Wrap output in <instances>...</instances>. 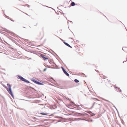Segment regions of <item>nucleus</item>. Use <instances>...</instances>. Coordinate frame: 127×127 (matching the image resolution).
Returning a JSON list of instances; mask_svg holds the SVG:
<instances>
[{"label":"nucleus","mask_w":127,"mask_h":127,"mask_svg":"<svg viewBox=\"0 0 127 127\" xmlns=\"http://www.w3.org/2000/svg\"><path fill=\"white\" fill-rule=\"evenodd\" d=\"M75 82L76 83H77L79 82V81L77 79H75L74 80Z\"/></svg>","instance_id":"obj_10"},{"label":"nucleus","mask_w":127,"mask_h":127,"mask_svg":"<svg viewBox=\"0 0 127 127\" xmlns=\"http://www.w3.org/2000/svg\"><path fill=\"white\" fill-rule=\"evenodd\" d=\"M36 83L38 85H42V83H40V82H39L37 81L36 82Z\"/></svg>","instance_id":"obj_9"},{"label":"nucleus","mask_w":127,"mask_h":127,"mask_svg":"<svg viewBox=\"0 0 127 127\" xmlns=\"http://www.w3.org/2000/svg\"><path fill=\"white\" fill-rule=\"evenodd\" d=\"M43 38V37H42L41 38V39Z\"/></svg>","instance_id":"obj_18"},{"label":"nucleus","mask_w":127,"mask_h":127,"mask_svg":"<svg viewBox=\"0 0 127 127\" xmlns=\"http://www.w3.org/2000/svg\"><path fill=\"white\" fill-rule=\"evenodd\" d=\"M41 57L44 59V60H48V59L47 58H46L45 57V56L43 55H41Z\"/></svg>","instance_id":"obj_6"},{"label":"nucleus","mask_w":127,"mask_h":127,"mask_svg":"<svg viewBox=\"0 0 127 127\" xmlns=\"http://www.w3.org/2000/svg\"><path fill=\"white\" fill-rule=\"evenodd\" d=\"M97 105L98 104L99 105H101V104L100 103H97L95 102H94L93 104V107L94 106V105Z\"/></svg>","instance_id":"obj_8"},{"label":"nucleus","mask_w":127,"mask_h":127,"mask_svg":"<svg viewBox=\"0 0 127 127\" xmlns=\"http://www.w3.org/2000/svg\"><path fill=\"white\" fill-rule=\"evenodd\" d=\"M75 5V3L73 2H72L71 3V5L72 6H74Z\"/></svg>","instance_id":"obj_11"},{"label":"nucleus","mask_w":127,"mask_h":127,"mask_svg":"<svg viewBox=\"0 0 127 127\" xmlns=\"http://www.w3.org/2000/svg\"><path fill=\"white\" fill-rule=\"evenodd\" d=\"M121 97L122 98H124V97H125V96L124 95L122 94H121Z\"/></svg>","instance_id":"obj_12"},{"label":"nucleus","mask_w":127,"mask_h":127,"mask_svg":"<svg viewBox=\"0 0 127 127\" xmlns=\"http://www.w3.org/2000/svg\"><path fill=\"white\" fill-rule=\"evenodd\" d=\"M63 70L64 72V73L68 76H69V74L66 72V71L64 70V69L63 67H62Z\"/></svg>","instance_id":"obj_3"},{"label":"nucleus","mask_w":127,"mask_h":127,"mask_svg":"<svg viewBox=\"0 0 127 127\" xmlns=\"http://www.w3.org/2000/svg\"><path fill=\"white\" fill-rule=\"evenodd\" d=\"M115 90L116 91L118 92H121V90L119 88H118L117 87H115Z\"/></svg>","instance_id":"obj_5"},{"label":"nucleus","mask_w":127,"mask_h":127,"mask_svg":"<svg viewBox=\"0 0 127 127\" xmlns=\"http://www.w3.org/2000/svg\"><path fill=\"white\" fill-rule=\"evenodd\" d=\"M32 81H33V82H34L35 83H36V82H37V81H36L35 80H33Z\"/></svg>","instance_id":"obj_15"},{"label":"nucleus","mask_w":127,"mask_h":127,"mask_svg":"<svg viewBox=\"0 0 127 127\" xmlns=\"http://www.w3.org/2000/svg\"><path fill=\"white\" fill-rule=\"evenodd\" d=\"M94 99H96V100H98V99H96V98H94Z\"/></svg>","instance_id":"obj_17"},{"label":"nucleus","mask_w":127,"mask_h":127,"mask_svg":"<svg viewBox=\"0 0 127 127\" xmlns=\"http://www.w3.org/2000/svg\"><path fill=\"white\" fill-rule=\"evenodd\" d=\"M46 69H47V68H46L44 69L43 70L44 71H45L46 70Z\"/></svg>","instance_id":"obj_16"},{"label":"nucleus","mask_w":127,"mask_h":127,"mask_svg":"<svg viewBox=\"0 0 127 127\" xmlns=\"http://www.w3.org/2000/svg\"><path fill=\"white\" fill-rule=\"evenodd\" d=\"M40 114H41V115H46L47 114L46 113H40Z\"/></svg>","instance_id":"obj_13"},{"label":"nucleus","mask_w":127,"mask_h":127,"mask_svg":"<svg viewBox=\"0 0 127 127\" xmlns=\"http://www.w3.org/2000/svg\"><path fill=\"white\" fill-rule=\"evenodd\" d=\"M64 42V43L66 45H67V46H68V47H70L71 48V46H70L66 42Z\"/></svg>","instance_id":"obj_7"},{"label":"nucleus","mask_w":127,"mask_h":127,"mask_svg":"<svg viewBox=\"0 0 127 127\" xmlns=\"http://www.w3.org/2000/svg\"><path fill=\"white\" fill-rule=\"evenodd\" d=\"M7 86L8 87V88H7V87L5 86H3L4 87L6 88L8 92L10 94L11 96L13 97V94L12 93V91L11 90V86L9 84H7Z\"/></svg>","instance_id":"obj_1"},{"label":"nucleus","mask_w":127,"mask_h":127,"mask_svg":"<svg viewBox=\"0 0 127 127\" xmlns=\"http://www.w3.org/2000/svg\"><path fill=\"white\" fill-rule=\"evenodd\" d=\"M18 77H19V79L21 80L22 81H24L25 82H27L28 83H29L30 82L28 81L27 80H26L25 78H24L23 77H22L21 76H19Z\"/></svg>","instance_id":"obj_2"},{"label":"nucleus","mask_w":127,"mask_h":127,"mask_svg":"<svg viewBox=\"0 0 127 127\" xmlns=\"http://www.w3.org/2000/svg\"><path fill=\"white\" fill-rule=\"evenodd\" d=\"M99 75L100 76V77H102L103 78V79H106V78H107V77H106V76H104V75H103L102 73H100L99 74Z\"/></svg>","instance_id":"obj_4"},{"label":"nucleus","mask_w":127,"mask_h":127,"mask_svg":"<svg viewBox=\"0 0 127 127\" xmlns=\"http://www.w3.org/2000/svg\"><path fill=\"white\" fill-rule=\"evenodd\" d=\"M40 114H41V115H46L47 114L46 113H40Z\"/></svg>","instance_id":"obj_14"}]
</instances>
